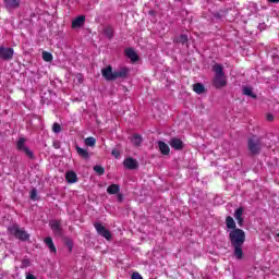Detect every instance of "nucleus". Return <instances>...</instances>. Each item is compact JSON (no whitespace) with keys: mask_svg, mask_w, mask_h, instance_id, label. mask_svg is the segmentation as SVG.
Returning a JSON list of instances; mask_svg holds the SVG:
<instances>
[{"mask_svg":"<svg viewBox=\"0 0 279 279\" xmlns=\"http://www.w3.org/2000/svg\"><path fill=\"white\" fill-rule=\"evenodd\" d=\"M50 229L57 236H62L64 234V231L62 229V220H51L49 222Z\"/></svg>","mask_w":279,"mask_h":279,"instance_id":"0eeeda50","label":"nucleus"},{"mask_svg":"<svg viewBox=\"0 0 279 279\" xmlns=\"http://www.w3.org/2000/svg\"><path fill=\"white\" fill-rule=\"evenodd\" d=\"M26 279H38L36 276L32 275V274H28L26 276Z\"/></svg>","mask_w":279,"mask_h":279,"instance_id":"58836bf2","label":"nucleus"},{"mask_svg":"<svg viewBox=\"0 0 279 279\" xmlns=\"http://www.w3.org/2000/svg\"><path fill=\"white\" fill-rule=\"evenodd\" d=\"M4 8L9 12L21 8V0H4Z\"/></svg>","mask_w":279,"mask_h":279,"instance_id":"9d476101","label":"nucleus"},{"mask_svg":"<svg viewBox=\"0 0 279 279\" xmlns=\"http://www.w3.org/2000/svg\"><path fill=\"white\" fill-rule=\"evenodd\" d=\"M111 156H113V158L119 159V158H121V153L119 151V149L113 148L111 150Z\"/></svg>","mask_w":279,"mask_h":279,"instance_id":"2f4dec72","label":"nucleus"},{"mask_svg":"<svg viewBox=\"0 0 279 279\" xmlns=\"http://www.w3.org/2000/svg\"><path fill=\"white\" fill-rule=\"evenodd\" d=\"M29 265H32V262H29V259H23L22 260V266L23 267H29Z\"/></svg>","mask_w":279,"mask_h":279,"instance_id":"f704fd0d","label":"nucleus"},{"mask_svg":"<svg viewBox=\"0 0 279 279\" xmlns=\"http://www.w3.org/2000/svg\"><path fill=\"white\" fill-rule=\"evenodd\" d=\"M37 192L36 190H32L31 192V199H36Z\"/></svg>","mask_w":279,"mask_h":279,"instance_id":"e433bc0d","label":"nucleus"},{"mask_svg":"<svg viewBox=\"0 0 279 279\" xmlns=\"http://www.w3.org/2000/svg\"><path fill=\"white\" fill-rule=\"evenodd\" d=\"M14 58V49L13 48H1V60H12Z\"/></svg>","mask_w":279,"mask_h":279,"instance_id":"f8f14e48","label":"nucleus"},{"mask_svg":"<svg viewBox=\"0 0 279 279\" xmlns=\"http://www.w3.org/2000/svg\"><path fill=\"white\" fill-rule=\"evenodd\" d=\"M131 279H143V276H141L138 272H133Z\"/></svg>","mask_w":279,"mask_h":279,"instance_id":"473e14b6","label":"nucleus"},{"mask_svg":"<svg viewBox=\"0 0 279 279\" xmlns=\"http://www.w3.org/2000/svg\"><path fill=\"white\" fill-rule=\"evenodd\" d=\"M130 73V69L120 68L119 70L112 71V65H108L101 70V75L107 82H114V80H125Z\"/></svg>","mask_w":279,"mask_h":279,"instance_id":"f03ea898","label":"nucleus"},{"mask_svg":"<svg viewBox=\"0 0 279 279\" xmlns=\"http://www.w3.org/2000/svg\"><path fill=\"white\" fill-rule=\"evenodd\" d=\"M96 144L97 140L95 137L90 136L85 138V145H87V147H95Z\"/></svg>","mask_w":279,"mask_h":279,"instance_id":"bb28decb","label":"nucleus"},{"mask_svg":"<svg viewBox=\"0 0 279 279\" xmlns=\"http://www.w3.org/2000/svg\"><path fill=\"white\" fill-rule=\"evenodd\" d=\"M177 43H180L181 45H186V43H189V36L187 35H180Z\"/></svg>","mask_w":279,"mask_h":279,"instance_id":"7c9ffc66","label":"nucleus"},{"mask_svg":"<svg viewBox=\"0 0 279 279\" xmlns=\"http://www.w3.org/2000/svg\"><path fill=\"white\" fill-rule=\"evenodd\" d=\"M213 71L216 73L213 80V86L215 88L227 86L228 82L226 81V73H223V65L216 63L213 65Z\"/></svg>","mask_w":279,"mask_h":279,"instance_id":"7ed1b4c3","label":"nucleus"},{"mask_svg":"<svg viewBox=\"0 0 279 279\" xmlns=\"http://www.w3.org/2000/svg\"><path fill=\"white\" fill-rule=\"evenodd\" d=\"M94 228L99 234V236H102V239H106V241H110L112 239V233H110V230L106 229V227L101 222H95Z\"/></svg>","mask_w":279,"mask_h":279,"instance_id":"423d86ee","label":"nucleus"},{"mask_svg":"<svg viewBox=\"0 0 279 279\" xmlns=\"http://www.w3.org/2000/svg\"><path fill=\"white\" fill-rule=\"evenodd\" d=\"M170 146L172 149H175V151H181V149H184V142L178 137H172L170 140Z\"/></svg>","mask_w":279,"mask_h":279,"instance_id":"9b49d317","label":"nucleus"},{"mask_svg":"<svg viewBox=\"0 0 279 279\" xmlns=\"http://www.w3.org/2000/svg\"><path fill=\"white\" fill-rule=\"evenodd\" d=\"M121 191V186L119 184H111L107 187L108 195H117Z\"/></svg>","mask_w":279,"mask_h":279,"instance_id":"412c9836","label":"nucleus"},{"mask_svg":"<svg viewBox=\"0 0 279 279\" xmlns=\"http://www.w3.org/2000/svg\"><path fill=\"white\" fill-rule=\"evenodd\" d=\"M9 232H11V234H13L15 239H19V241H29V233H27V231H25L24 229H21L19 225L10 227Z\"/></svg>","mask_w":279,"mask_h":279,"instance_id":"39448f33","label":"nucleus"},{"mask_svg":"<svg viewBox=\"0 0 279 279\" xmlns=\"http://www.w3.org/2000/svg\"><path fill=\"white\" fill-rule=\"evenodd\" d=\"M85 24H86V16L78 15L72 21V29H80V27H84Z\"/></svg>","mask_w":279,"mask_h":279,"instance_id":"1a4fd4ad","label":"nucleus"},{"mask_svg":"<svg viewBox=\"0 0 279 279\" xmlns=\"http://www.w3.org/2000/svg\"><path fill=\"white\" fill-rule=\"evenodd\" d=\"M52 132L54 134H60V132H62V125H60V123H58V122L53 123Z\"/></svg>","mask_w":279,"mask_h":279,"instance_id":"c756f323","label":"nucleus"},{"mask_svg":"<svg viewBox=\"0 0 279 279\" xmlns=\"http://www.w3.org/2000/svg\"><path fill=\"white\" fill-rule=\"evenodd\" d=\"M268 3H279V0H268Z\"/></svg>","mask_w":279,"mask_h":279,"instance_id":"ea45409f","label":"nucleus"},{"mask_svg":"<svg viewBox=\"0 0 279 279\" xmlns=\"http://www.w3.org/2000/svg\"><path fill=\"white\" fill-rule=\"evenodd\" d=\"M102 34L108 40H112V38H114V27L112 25L105 26L102 28Z\"/></svg>","mask_w":279,"mask_h":279,"instance_id":"dca6fc26","label":"nucleus"},{"mask_svg":"<svg viewBox=\"0 0 279 279\" xmlns=\"http://www.w3.org/2000/svg\"><path fill=\"white\" fill-rule=\"evenodd\" d=\"M43 60L45 62H51L53 60V54H51V52L44 51L43 52Z\"/></svg>","mask_w":279,"mask_h":279,"instance_id":"cd10ccee","label":"nucleus"},{"mask_svg":"<svg viewBox=\"0 0 279 279\" xmlns=\"http://www.w3.org/2000/svg\"><path fill=\"white\" fill-rule=\"evenodd\" d=\"M132 143L133 145H135V147H140V145L143 143V137L138 134H134L132 138Z\"/></svg>","mask_w":279,"mask_h":279,"instance_id":"393cba45","label":"nucleus"},{"mask_svg":"<svg viewBox=\"0 0 279 279\" xmlns=\"http://www.w3.org/2000/svg\"><path fill=\"white\" fill-rule=\"evenodd\" d=\"M247 147L252 156H258V154H260V149H263V142L259 137L254 135L248 138Z\"/></svg>","mask_w":279,"mask_h":279,"instance_id":"20e7f679","label":"nucleus"},{"mask_svg":"<svg viewBox=\"0 0 279 279\" xmlns=\"http://www.w3.org/2000/svg\"><path fill=\"white\" fill-rule=\"evenodd\" d=\"M76 153L78 154V156L81 158H83L84 160H88V158H90V155L88 154L87 149H84L80 146H76Z\"/></svg>","mask_w":279,"mask_h":279,"instance_id":"5701e85b","label":"nucleus"},{"mask_svg":"<svg viewBox=\"0 0 279 279\" xmlns=\"http://www.w3.org/2000/svg\"><path fill=\"white\" fill-rule=\"evenodd\" d=\"M16 147L19 151H24V154H26L28 158H34V153L29 148H27V146H25V137H21L17 141Z\"/></svg>","mask_w":279,"mask_h":279,"instance_id":"6e6552de","label":"nucleus"},{"mask_svg":"<svg viewBox=\"0 0 279 279\" xmlns=\"http://www.w3.org/2000/svg\"><path fill=\"white\" fill-rule=\"evenodd\" d=\"M229 241L234 248L233 254L238 260L243 258V244L245 243V231L243 229H234L229 232Z\"/></svg>","mask_w":279,"mask_h":279,"instance_id":"f257e3e1","label":"nucleus"},{"mask_svg":"<svg viewBox=\"0 0 279 279\" xmlns=\"http://www.w3.org/2000/svg\"><path fill=\"white\" fill-rule=\"evenodd\" d=\"M63 243H64L65 247H68L70 253L73 252V240L72 239L64 238Z\"/></svg>","mask_w":279,"mask_h":279,"instance_id":"a878e982","label":"nucleus"},{"mask_svg":"<svg viewBox=\"0 0 279 279\" xmlns=\"http://www.w3.org/2000/svg\"><path fill=\"white\" fill-rule=\"evenodd\" d=\"M65 180L68 184H75V182H77V173H75L74 171L66 172Z\"/></svg>","mask_w":279,"mask_h":279,"instance_id":"6ab92c4d","label":"nucleus"},{"mask_svg":"<svg viewBox=\"0 0 279 279\" xmlns=\"http://www.w3.org/2000/svg\"><path fill=\"white\" fill-rule=\"evenodd\" d=\"M278 236H279V233H278Z\"/></svg>","mask_w":279,"mask_h":279,"instance_id":"a19ab883","label":"nucleus"},{"mask_svg":"<svg viewBox=\"0 0 279 279\" xmlns=\"http://www.w3.org/2000/svg\"><path fill=\"white\" fill-rule=\"evenodd\" d=\"M158 147L162 156H169V154L171 153V148L169 147V145L162 141L158 142Z\"/></svg>","mask_w":279,"mask_h":279,"instance_id":"a211bd4d","label":"nucleus"},{"mask_svg":"<svg viewBox=\"0 0 279 279\" xmlns=\"http://www.w3.org/2000/svg\"><path fill=\"white\" fill-rule=\"evenodd\" d=\"M266 119H267V121H274V114L268 113V114L266 116Z\"/></svg>","mask_w":279,"mask_h":279,"instance_id":"4c0bfd02","label":"nucleus"},{"mask_svg":"<svg viewBox=\"0 0 279 279\" xmlns=\"http://www.w3.org/2000/svg\"><path fill=\"white\" fill-rule=\"evenodd\" d=\"M52 147H53L54 149H60V147H61L60 141H54V142L52 143Z\"/></svg>","mask_w":279,"mask_h":279,"instance_id":"72a5a7b5","label":"nucleus"},{"mask_svg":"<svg viewBox=\"0 0 279 279\" xmlns=\"http://www.w3.org/2000/svg\"><path fill=\"white\" fill-rule=\"evenodd\" d=\"M243 95L246 97H252V99H256V94H254L252 87H243Z\"/></svg>","mask_w":279,"mask_h":279,"instance_id":"b1692460","label":"nucleus"},{"mask_svg":"<svg viewBox=\"0 0 279 279\" xmlns=\"http://www.w3.org/2000/svg\"><path fill=\"white\" fill-rule=\"evenodd\" d=\"M45 245H47L50 254H58V248H56V244H53V239L48 236L44 240Z\"/></svg>","mask_w":279,"mask_h":279,"instance_id":"2eb2a0df","label":"nucleus"},{"mask_svg":"<svg viewBox=\"0 0 279 279\" xmlns=\"http://www.w3.org/2000/svg\"><path fill=\"white\" fill-rule=\"evenodd\" d=\"M94 171L98 175H104V173H106V168H104L102 166L96 165V166H94Z\"/></svg>","mask_w":279,"mask_h":279,"instance_id":"c85d7f7f","label":"nucleus"},{"mask_svg":"<svg viewBox=\"0 0 279 279\" xmlns=\"http://www.w3.org/2000/svg\"><path fill=\"white\" fill-rule=\"evenodd\" d=\"M243 213H245V209L243 207H239L238 209H235L234 211V219L238 221V226H240V228H243Z\"/></svg>","mask_w":279,"mask_h":279,"instance_id":"4468645a","label":"nucleus"},{"mask_svg":"<svg viewBox=\"0 0 279 279\" xmlns=\"http://www.w3.org/2000/svg\"><path fill=\"white\" fill-rule=\"evenodd\" d=\"M193 90L196 95H204V93H206V87L202 83H195L193 85Z\"/></svg>","mask_w":279,"mask_h":279,"instance_id":"4be33fe9","label":"nucleus"},{"mask_svg":"<svg viewBox=\"0 0 279 279\" xmlns=\"http://www.w3.org/2000/svg\"><path fill=\"white\" fill-rule=\"evenodd\" d=\"M226 226L228 230H239V228H236V222L234 221V218H232L231 216H227Z\"/></svg>","mask_w":279,"mask_h":279,"instance_id":"aec40b11","label":"nucleus"},{"mask_svg":"<svg viewBox=\"0 0 279 279\" xmlns=\"http://www.w3.org/2000/svg\"><path fill=\"white\" fill-rule=\"evenodd\" d=\"M117 199L121 204L123 202V194L119 193L117 194Z\"/></svg>","mask_w":279,"mask_h":279,"instance_id":"c9c22d12","label":"nucleus"},{"mask_svg":"<svg viewBox=\"0 0 279 279\" xmlns=\"http://www.w3.org/2000/svg\"><path fill=\"white\" fill-rule=\"evenodd\" d=\"M123 165L126 169H130L131 171L134 169H138V161L132 157H128L124 159Z\"/></svg>","mask_w":279,"mask_h":279,"instance_id":"ddd939ff","label":"nucleus"},{"mask_svg":"<svg viewBox=\"0 0 279 279\" xmlns=\"http://www.w3.org/2000/svg\"><path fill=\"white\" fill-rule=\"evenodd\" d=\"M124 53H125L126 58L131 59V62H138V53H136V51H134V49L126 48L124 50Z\"/></svg>","mask_w":279,"mask_h":279,"instance_id":"f3484780","label":"nucleus"}]
</instances>
